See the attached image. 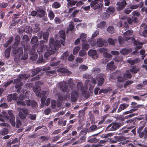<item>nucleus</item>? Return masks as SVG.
Masks as SVG:
<instances>
[{"label": "nucleus", "mask_w": 147, "mask_h": 147, "mask_svg": "<svg viewBox=\"0 0 147 147\" xmlns=\"http://www.w3.org/2000/svg\"><path fill=\"white\" fill-rule=\"evenodd\" d=\"M120 52L121 54L124 55H125L128 54L129 50L126 49H123L121 50Z\"/></svg>", "instance_id": "nucleus-41"}, {"label": "nucleus", "mask_w": 147, "mask_h": 147, "mask_svg": "<svg viewBox=\"0 0 147 147\" xmlns=\"http://www.w3.org/2000/svg\"><path fill=\"white\" fill-rule=\"evenodd\" d=\"M99 141L96 138H92L88 140L87 142L90 143H97Z\"/></svg>", "instance_id": "nucleus-47"}, {"label": "nucleus", "mask_w": 147, "mask_h": 147, "mask_svg": "<svg viewBox=\"0 0 147 147\" xmlns=\"http://www.w3.org/2000/svg\"><path fill=\"white\" fill-rule=\"evenodd\" d=\"M86 50H85L82 49L79 52V55L81 57L84 56L86 55Z\"/></svg>", "instance_id": "nucleus-60"}, {"label": "nucleus", "mask_w": 147, "mask_h": 147, "mask_svg": "<svg viewBox=\"0 0 147 147\" xmlns=\"http://www.w3.org/2000/svg\"><path fill=\"white\" fill-rule=\"evenodd\" d=\"M41 71V69L39 67L33 69L32 71V73L33 76H34L37 74L38 72Z\"/></svg>", "instance_id": "nucleus-29"}, {"label": "nucleus", "mask_w": 147, "mask_h": 147, "mask_svg": "<svg viewBox=\"0 0 147 147\" xmlns=\"http://www.w3.org/2000/svg\"><path fill=\"white\" fill-rule=\"evenodd\" d=\"M140 59L138 58H136L134 60H132L131 58L127 60V62L131 65H134L137 64L140 62Z\"/></svg>", "instance_id": "nucleus-20"}, {"label": "nucleus", "mask_w": 147, "mask_h": 147, "mask_svg": "<svg viewBox=\"0 0 147 147\" xmlns=\"http://www.w3.org/2000/svg\"><path fill=\"white\" fill-rule=\"evenodd\" d=\"M103 0H94L91 2L90 6L94 9L101 8L103 6Z\"/></svg>", "instance_id": "nucleus-4"}, {"label": "nucleus", "mask_w": 147, "mask_h": 147, "mask_svg": "<svg viewBox=\"0 0 147 147\" xmlns=\"http://www.w3.org/2000/svg\"><path fill=\"white\" fill-rule=\"evenodd\" d=\"M86 37V35L85 33H82L80 35V38L81 41H85Z\"/></svg>", "instance_id": "nucleus-48"}, {"label": "nucleus", "mask_w": 147, "mask_h": 147, "mask_svg": "<svg viewBox=\"0 0 147 147\" xmlns=\"http://www.w3.org/2000/svg\"><path fill=\"white\" fill-rule=\"evenodd\" d=\"M139 70V68H137L136 66H132L131 69L130 70V71L131 73L135 74L137 73Z\"/></svg>", "instance_id": "nucleus-31"}, {"label": "nucleus", "mask_w": 147, "mask_h": 147, "mask_svg": "<svg viewBox=\"0 0 147 147\" xmlns=\"http://www.w3.org/2000/svg\"><path fill=\"white\" fill-rule=\"evenodd\" d=\"M57 71L58 72L62 73L64 75H68L71 74V72L68 70L67 69L65 68H61L57 69Z\"/></svg>", "instance_id": "nucleus-18"}, {"label": "nucleus", "mask_w": 147, "mask_h": 147, "mask_svg": "<svg viewBox=\"0 0 147 147\" xmlns=\"http://www.w3.org/2000/svg\"><path fill=\"white\" fill-rule=\"evenodd\" d=\"M37 52L39 54V56L38 60L37 61V63L38 64L41 63L45 62V61L43 59V56L42 55L40 56V53L42 51V50L41 48L38 49L37 50Z\"/></svg>", "instance_id": "nucleus-15"}, {"label": "nucleus", "mask_w": 147, "mask_h": 147, "mask_svg": "<svg viewBox=\"0 0 147 147\" xmlns=\"http://www.w3.org/2000/svg\"><path fill=\"white\" fill-rule=\"evenodd\" d=\"M130 129V128L129 127L127 128L126 127L124 126L120 129V131H121V134H122L127 133L129 132V131L128 129Z\"/></svg>", "instance_id": "nucleus-36"}, {"label": "nucleus", "mask_w": 147, "mask_h": 147, "mask_svg": "<svg viewBox=\"0 0 147 147\" xmlns=\"http://www.w3.org/2000/svg\"><path fill=\"white\" fill-rule=\"evenodd\" d=\"M51 105L53 109H55L57 108L56 102L55 100H52Z\"/></svg>", "instance_id": "nucleus-59"}, {"label": "nucleus", "mask_w": 147, "mask_h": 147, "mask_svg": "<svg viewBox=\"0 0 147 147\" xmlns=\"http://www.w3.org/2000/svg\"><path fill=\"white\" fill-rule=\"evenodd\" d=\"M23 52L22 47H16L14 48L13 49V53L14 55L17 54V55L19 56V57H20L23 55Z\"/></svg>", "instance_id": "nucleus-11"}, {"label": "nucleus", "mask_w": 147, "mask_h": 147, "mask_svg": "<svg viewBox=\"0 0 147 147\" xmlns=\"http://www.w3.org/2000/svg\"><path fill=\"white\" fill-rule=\"evenodd\" d=\"M26 100L25 101H23V100L21 99L20 100H18L17 101V103L18 105H22L24 106H26Z\"/></svg>", "instance_id": "nucleus-38"}, {"label": "nucleus", "mask_w": 147, "mask_h": 147, "mask_svg": "<svg viewBox=\"0 0 147 147\" xmlns=\"http://www.w3.org/2000/svg\"><path fill=\"white\" fill-rule=\"evenodd\" d=\"M78 93L76 90L73 91L71 93V100L72 102L76 101L77 99L78 96Z\"/></svg>", "instance_id": "nucleus-14"}, {"label": "nucleus", "mask_w": 147, "mask_h": 147, "mask_svg": "<svg viewBox=\"0 0 147 147\" xmlns=\"http://www.w3.org/2000/svg\"><path fill=\"white\" fill-rule=\"evenodd\" d=\"M123 124V123H122L113 122L107 126L106 130L108 131H116Z\"/></svg>", "instance_id": "nucleus-2"}, {"label": "nucleus", "mask_w": 147, "mask_h": 147, "mask_svg": "<svg viewBox=\"0 0 147 147\" xmlns=\"http://www.w3.org/2000/svg\"><path fill=\"white\" fill-rule=\"evenodd\" d=\"M11 47H9L6 49L5 52V57L7 58H8L10 56V51L11 50Z\"/></svg>", "instance_id": "nucleus-26"}, {"label": "nucleus", "mask_w": 147, "mask_h": 147, "mask_svg": "<svg viewBox=\"0 0 147 147\" xmlns=\"http://www.w3.org/2000/svg\"><path fill=\"white\" fill-rule=\"evenodd\" d=\"M8 133V130L7 128H3L0 132V134L2 135H5Z\"/></svg>", "instance_id": "nucleus-45"}, {"label": "nucleus", "mask_w": 147, "mask_h": 147, "mask_svg": "<svg viewBox=\"0 0 147 147\" xmlns=\"http://www.w3.org/2000/svg\"><path fill=\"white\" fill-rule=\"evenodd\" d=\"M38 41V37L36 36L33 37L31 40L30 43L32 44L36 45Z\"/></svg>", "instance_id": "nucleus-35"}, {"label": "nucleus", "mask_w": 147, "mask_h": 147, "mask_svg": "<svg viewBox=\"0 0 147 147\" xmlns=\"http://www.w3.org/2000/svg\"><path fill=\"white\" fill-rule=\"evenodd\" d=\"M123 76L125 78L128 79H130L132 77L131 74L129 72H126L123 74Z\"/></svg>", "instance_id": "nucleus-64"}, {"label": "nucleus", "mask_w": 147, "mask_h": 147, "mask_svg": "<svg viewBox=\"0 0 147 147\" xmlns=\"http://www.w3.org/2000/svg\"><path fill=\"white\" fill-rule=\"evenodd\" d=\"M114 62L112 61L108 63L107 65V67L108 69L110 71H113L117 68L116 66L114 65Z\"/></svg>", "instance_id": "nucleus-16"}, {"label": "nucleus", "mask_w": 147, "mask_h": 147, "mask_svg": "<svg viewBox=\"0 0 147 147\" xmlns=\"http://www.w3.org/2000/svg\"><path fill=\"white\" fill-rule=\"evenodd\" d=\"M144 30L142 32V35L144 37H147V25L145 26L144 28Z\"/></svg>", "instance_id": "nucleus-63"}, {"label": "nucleus", "mask_w": 147, "mask_h": 147, "mask_svg": "<svg viewBox=\"0 0 147 147\" xmlns=\"http://www.w3.org/2000/svg\"><path fill=\"white\" fill-rule=\"evenodd\" d=\"M8 114L9 115L8 116L9 121L13 127H15L16 125L15 122V117L12 113V111H9L8 112Z\"/></svg>", "instance_id": "nucleus-10"}, {"label": "nucleus", "mask_w": 147, "mask_h": 147, "mask_svg": "<svg viewBox=\"0 0 147 147\" xmlns=\"http://www.w3.org/2000/svg\"><path fill=\"white\" fill-rule=\"evenodd\" d=\"M100 69L98 68H93L92 70V73L95 75L97 74L100 73Z\"/></svg>", "instance_id": "nucleus-58"}, {"label": "nucleus", "mask_w": 147, "mask_h": 147, "mask_svg": "<svg viewBox=\"0 0 147 147\" xmlns=\"http://www.w3.org/2000/svg\"><path fill=\"white\" fill-rule=\"evenodd\" d=\"M88 54L89 56L91 57L93 59H96L98 57L96 50L90 49L88 51Z\"/></svg>", "instance_id": "nucleus-12"}, {"label": "nucleus", "mask_w": 147, "mask_h": 147, "mask_svg": "<svg viewBox=\"0 0 147 147\" xmlns=\"http://www.w3.org/2000/svg\"><path fill=\"white\" fill-rule=\"evenodd\" d=\"M48 17L50 20H53L55 16L53 12L51 10H50L48 12Z\"/></svg>", "instance_id": "nucleus-32"}, {"label": "nucleus", "mask_w": 147, "mask_h": 147, "mask_svg": "<svg viewBox=\"0 0 147 147\" xmlns=\"http://www.w3.org/2000/svg\"><path fill=\"white\" fill-rule=\"evenodd\" d=\"M129 142V141L127 140H121L120 143H119V146H121L122 145L127 144Z\"/></svg>", "instance_id": "nucleus-51"}, {"label": "nucleus", "mask_w": 147, "mask_h": 147, "mask_svg": "<svg viewBox=\"0 0 147 147\" xmlns=\"http://www.w3.org/2000/svg\"><path fill=\"white\" fill-rule=\"evenodd\" d=\"M49 46L50 48L47 50V51L45 52L44 55V57L46 59H47L50 55L54 54L55 52V50H57L55 49L53 47L51 46L50 45Z\"/></svg>", "instance_id": "nucleus-9"}, {"label": "nucleus", "mask_w": 147, "mask_h": 147, "mask_svg": "<svg viewBox=\"0 0 147 147\" xmlns=\"http://www.w3.org/2000/svg\"><path fill=\"white\" fill-rule=\"evenodd\" d=\"M25 114L26 116L28 115V111L27 109L26 108H22L20 109V111Z\"/></svg>", "instance_id": "nucleus-61"}, {"label": "nucleus", "mask_w": 147, "mask_h": 147, "mask_svg": "<svg viewBox=\"0 0 147 147\" xmlns=\"http://www.w3.org/2000/svg\"><path fill=\"white\" fill-rule=\"evenodd\" d=\"M136 121V120L135 118H134L130 119H129L125 121V123H131L133 124H135Z\"/></svg>", "instance_id": "nucleus-39"}, {"label": "nucleus", "mask_w": 147, "mask_h": 147, "mask_svg": "<svg viewBox=\"0 0 147 147\" xmlns=\"http://www.w3.org/2000/svg\"><path fill=\"white\" fill-rule=\"evenodd\" d=\"M15 42H14V45L15 46H17L20 44V38L18 35L16 36L15 38Z\"/></svg>", "instance_id": "nucleus-34"}, {"label": "nucleus", "mask_w": 147, "mask_h": 147, "mask_svg": "<svg viewBox=\"0 0 147 147\" xmlns=\"http://www.w3.org/2000/svg\"><path fill=\"white\" fill-rule=\"evenodd\" d=\"M3 115L0 114V121L2 122H4V119L5 118L6 119H8L9 118L8 115L5 112H3Z\"/></svg>", "instance_id": "nucleus-25"}, {"label": "nucleus", "mask_w": 147, "mask_h": 147, "mask_svg": "<svg viewBox=\"0 0 147 147\" xmlns=\"http://www.w3.org/2000/svg\"><path fill=\"white\" fill-rule=\"evenodd\" d=\"M104 40L103 39L99 38L97 40V45L98 47H101L104 45Z\"/></svg>", "instance_id": "nucleus-28"}, {"label": "nucleus", "mask_w": 147, "mask_h": 147, "mask_svg": "<svg viewBox=\"0 0 147 147\" xmlns=\"http://www.w3.org/2000/svg\"><path fill=\"white\" fill-rule=\"evenodd\" d=\"M107 30L110 33L112 34L114 33V28L112 26H109L107 28Z\"/></svg>", "instance_id": "nucleus-49"}, {"label": "nucleus", "mask_w": 147, "mask_h": 147, "mask_svg": "<svg viewBox=\"0 0 147 147\" xmlns=\"http://www.w3.org/2000/svg\"><path fill=\"white\" fill-rule=\"evenodd\" d=\"M125 78L123 77L119 76L117 77V81L118 83L123 82H124Z\"/></svg>", "instance_id": "nucleus-55"}, {"label": "nucleus", "mask_w": 147, "mask_h": 147, "mask_svg": "<svg viewBox=\"0 0 147 147\" xmlns=\"http://www.w3.org/2000/svg\"><path fill=\"white\" fill-rule=\"evenodd\" d=\"M37 12L38 13V16L40 18L44 17L46 13L45 11L41 8H39L37 10Z\"/></svg>", "instance_id": "nucleus-21"}, {"label": "nucleus", "mask_w": 147, "mask_h": 147, "mask_svg": "<svg viewBox=\"0 0 147 147\" xmlns=\"http://www.w3.org/2000/svg\"><path fill=\"white\" fill-rule=\"evenodd\" d=\"M30 76L29 74H24L20 75L19 76V78L22 80H26Z\"/></svg>", "instance_id": "nucleus-27"}, {"label": "nucleus", "mask_w": 147, "mask_h": 147, "mask_svg": "<svg viewBox=\"0 0 147 147\" xmlns=\"http://www.w3.org/2000/svg\"><path fill=\"white\" fill-rule=\"evenodd\" d=\"M19 116L21 119H26V115L23 113L21 111H20L19 113Z\"/></svg>", "instance_id": "nucleus-53"}, {"label": "nucleus", "mask_w": 147, "mask_h": 147, "mask_svg": "<svg viewBox=\"0 0 147 147\" xmlns=\"http://www.w3.org/2000/svg\"><path fill=\"white\" fill-rule=\"evenodd\" d=\"M133 31L131 30H130L125 32L123 34V37L126 41L129 40L131 38L130 36L132 35Z\"/></svg>", "instance_id": "nucleus-13"}, {"label": "nucleus", "mask_w": 147, "mask_h": 147, "mask_svg": "<svg viewBox=\"0 0 147 147\" xmlns=\"http://www.w3.org/2000/svg\"><path fill=\"white\" fill-rule=\"evenodd\" d=\"M21 81L22 80L20 78H19V77L18 76V78L17 79L14 80L13 84H16V85H19V86L21 84V86H22L23 83L21 82Z\"/></svg>", "instance_id": "nucleus-33"}, {"label": "nucleus", "mask_w": 147, "mask_h": 147, "mask_svg": "<svg viewBox=\"0 0 147 147\" xmlns=\"http://www.w3.org/2000/svg\"><path fill=\"white\" fill-rule=\"evenodd\" d=\"M106 22L104 21H102L98 24L97 25L98 28L102 29L105 27L106 25Z\"/></svg>", "instance_id": "nucleus-40"}, {"label": "nucleus", "mask_w": 147, "mask_h": 147, "mask_svg": "<svg viewBox=\"0 0 147 147\" xmlns=\"http://www.w3.org/2000/svg\"><path fill=\"white\" fill-rule=\"evenodd\" d=\"M49 34L48 32H44L43 33V38L46 42L48 41Z\"/></svg>", "instance_id": "nucleus-42"}, {"label": "nucleus", "mask_w": 147, "mask_h": 147, "mask_svg": "<svg viewBox=\"0 0 147 147\" xmlns=\"http://www.w3.org/2000/svg\"><path fill=\"white\" fill-rule=\"evenodd\" d=\"M109 91V90L108 89H101L99 92V94H100L102 93H104L105 94H106L108 93Z\"/></svg>", "instance_id": "nucleus-62"}, {"label": "nucleus", "mask_w": 147, "mask_h": 147, "mask_svg": "<svg viewBox=\"0 0 147 147\" xmlns=\"http://www.w3.org/2000/svg\"><path fill=\"white\" fill-rule=\"evenodd\" d=\"M80 47L79 46H76L74 47L73 50V54L74 55H76L80 50Z\"/></svg>", "instance_id": "nucleus-50"}, {"label": "nucleus", "mask_w": 147, "mask_h": 147, "mask_svg": "<svg viewBox=\"0 0 147 147\" xmlns=\"http://www.w3.org/2000/svg\"><path fill=\"white\" fill-rule=\"evenodd\" d=\"M58 36L59 38L55 40L53 38H50L49 41V45L51 46L54 47L56 50H58L61 47V44L64 46V41L65 38V33L64 31L62 30L60 31L59 32ZM55 39L58 36H56Z\"/></svg>", "instance_id": "nucleus-1"}, {"label": "nucleus", "mask_w": 147, "mask_h": 147, "mask_svg": "<svg viewBox=\"0 0 147 147\" xmlns=\"http://www.w3.org/2000/svg\"><path fill=\"white\" fill-rule=\"evenodd\" d=\"M61 5L60 3L56 1H55L52 5V7L53 8L57 9L60 7Z\"/></svg>", "instance_id": "nucleus-37"}, {"label": "nucleus", "mask_w": 147, "mask_h": 147, "mask_svg": "<svg viewBox=\"0 0 147 147\" xmlns=\"http://www.w3.org/2000/svg\"><path fill=\"white\" fill-rule=\"evenodd\" d=\"M59 86L63 92H68L69 90L67 82L65 81L60 82Z\"/></svg>", "instance_id": "nucleus-7"}, {"label": "nucleus", "mask_w": 147, "mask_h": 147, "mask_svg": "<svg viewBox=\"0 0 147 147\" xmlns=\"http://www.w3.org/2000/svg\"><path fill=\"white\" fill-rule=\"evenodd\" d=\"M18 98L17 94L14 93L13 94H11L9 95L7 98V100L8 102H11L12 100H16Z\"/></svg>", "instance_id": "nucleus-17"}, {"label": "nucleus", "mask_w": 147, "mask_h": 147, "mask_svg": "<svg viewBox=\"0 0 147 147\" xmlns=\"http://www.w3.org/2000/svg\"><path fill=\"white\" fill-rule=\"evenodd\" d=\"M105 77L104 74L102 73L99 74L97 76L96 79L98 82V86H101L102 85L104 82Z\"/></svg>", "instance_id": "nucleus-6"}, {"label": "nucleus", "mask_w": 147, "mask_h": 147, "mask_svg": "<svg viewBox=\"0 0 147 147\" xmlns=\"http://www.w3.org/2000/svg\"><path fill=\"white\" fill-rule=\"evenodd\" d=\"M69 55V53L67 51L64 53L61 56V59H66Z\"/></svg>", "instance_id": "nucleus-52"}, {"label": "nucleus", "mask_w": 147, "mask_h": 147, "mask_svg": "<svg viewBox=\"0 0 147 147\" xmlns=\"http://www.w3.org/2000/svg\"><path fill=\"white\" fill-rule=\"evenodd\" d=\"M115 9L113 7H109L107 9V11L109 13H112L114 12Z\"/></svg>", "instance_id": "nucleus-57"}, {"label": "nucleus", "mask_w": 147, "mask_h": 147, "mask_svg": "<svg viewBox=\"0 0 147 147\" xmlns=\"http://www.w3.org/2000/svg\"><path fill=\"white\" fill-rule=\"evenodd\" d=\"M82 49L87 51L89 48V45L88 43H83V44Z\"/></svg>", "instance_id": "nucleus-56"}, {"label": "nucleus", "mask_w": 147, "mask_h": 147, "mask_svg": "<svg viewBox=\"0 0 147 147\" xmlns=\"http://www.w3.org/2000/svg\"><path fill=\"white\" fill-rule=\"evenodd\" d=\"M33 90L34 92L37 94L38 96L39 97L40 94V92L41 90L40 86L36 85L33 87Z\"/></svg>", "instance_id": "nucleus-23"}, {"label": "nucleus", "mask_w": 147, "mask_h": 147, "mask_svg": "<svg viewBox=\"0 0 147 147\" xmlns=\"http://www.w3.org/2000/svg\"><path fill=\"white\" fill-rule=\"evenodd\" d=\"M129 105L125 103H122L120 105L117 111V112L119 113L128 107Z\"/></svg>", "instance_id": "nucleus-19"}, {"label": "nucleus", "mask_w": 147, "mask_h": 147, "mask_svg": "<svg viewBox=\"0 0 147 147\" xmlns=\"http://www.w3.org/2000/svg\"><path fill=\"white\" fill-rule=\"evenodd\" d=\"M46 92L44 91H42L40 94L39 96L42 97L41 99V102L42 104H44L45 102L46 99V98L44 96L45 95Z\"/></svg>", "instance_id": "nucleus-22"}, {"label": "nucleus", "mask_w": 147, "mask_h": 147, "mask_svg": "<svg viewBox=\"0 0 147 147\" xmlns=\"http://www.w3.org/2000/svg\"><path fill=\"white\" fill-rule=\"evenodd\" d=\"M144 125L140 127L137 129V132L139 137L142 138L144 137V139L147 138V127H145L143 131Z\"/></svg>", "instance_id": "nucleus-3"}, {"label": "nucleus", "mask_w": 147, "mask_h": 147, "mask_svg": "<svg viewBox=\"0 0 147 147\" xmlns=\"http://www.w3.org/2000/svg\"><path fill=\"white\" fill-rule=\"evenodd\" d=\"M74 27V23L73 22H71L69 25V27L67 28V30L71 31L73 30Z\"/></svg>", "instance_id": "nucleus-44"}, {"label": "nucleus", "mask_w": 147, "mask_h": 147, "mask_svg": "<svg viewBox=\"0 0 147 147\" xmlns=\"http://www.w3.org/2000/svg\"><path fill=\"white\" fill-rule=\"evenodd\" d=\"M127 5L126 1L123 0L121 2L118 1L117 3L116 10L117 11L121 10L123 9Z\"/></svg>", "instance_id": "nucleus-8"}, {"label": "nucleus", "mask_w": 147, "mask_h": 147, "mask_svg": "<svg viewBox=\"0 0 147 147\" xmlns=\"http://www.w3.org/2000/svg\"><path fill=\"white\" fill-rule=\"evenodd\" d=\"M60 62V61H53L50 63V65L51 66H55L58 65Z\"/></svg>", "instance_id": "nucleus-54"}, {"label": "nucleus", "mask_w": 147, "mask_h": 147, "mask_svg": "<svg viewBox=\"0 0 147 147\" xmlns=\"http://www.w3.org/2000/svg\"><path fill=\"white\" fill-rule=\"evenodd\" d=\"M39 25L38 24H35L33 28V30L34 32H37L40 30V28L39 27Z\"/></svg>", "instance_id": "nucleus-46"}, {"label": "nucleus", "mask_w": 147, "mask_h": 147, "mask_svg": "<svg viewBox=\"0 0 147 147\" xmlns=\"http://www.w3.org/2000/svg\"><path fill=\"white\" fill-rule=\"evenodd\" d=\"M86 137L85 135H83L82 136L80 137L79 139L77 141L74 142V144H80L83 142H84L86 141Z\"/></svg>", "instance_id": "nucleus-24"}, {"label": "nucleus", "mask_w": 147, "mask_h": 147, "mask_svg": "<svg viewBox=\"0 0 147 147\" xmlns=\"http://www.w3.org/2000/svg\"><path fill=\"white\" fill-rule=\"evenodd\" d=\"M133 83V81L132 80H128L126 81L124 84L123 87L125 88L128 86L131 85Z\"/></svg>", "instance_id": "nucleus-43"}, {"label": "nucleus", "mask_w": 147, "mask_h": 147, "mask_svg": "<svg viewBox=\"0 0 147 147\" xmlns=\"http://www.w3.org/2000/svg\"><path fill=\"white\" fill-rule=\"evenodd\" d=\"M26 106L28 107L30 106L32 108L35 109L38 107V104L34 100H31L30 99L26 100Z\"/></svg>", "instance_id": "nucleus-5"}, {"label": "nucleus", "mask_w": 147, "mask_h": 147, "mask_svg": "<svg viewBox=\"0 0 147 147\" xmlns=\"http://www.w3.org/2000/svg\"><path fill=\"white\" fill-rule=\"evenodd\" d=\"M118 104L116 102L112 106L113 108L112 110L109 112V113H113L115 112L118 108Z\"/></svg>", "instance_id": "nucleus-30"}]
</instances>
